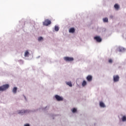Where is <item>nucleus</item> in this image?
<instances>
[{"label": "nucleus", "mask_w": 126, "mask_h": 126, "mask_svg": "<svg viewBox=\"0 0 126 126\" xmlns=\"http://www.w3.org/2000/svg\"><path fill=\"white\" fill-rule=\"evenodd\" d=\"M9 88V84H5L0 87V91H5L7 89Z\"/></svg>", "instance_id": "nucleus-1"}, {"label": "nucleus", "mask_w": 126, "mask_h": 126, "mask_svg": "<svg viewBox=\"0 0 126 126\" xmlns=\"http://www.w3.org/2000/svg\"><path fill=\"white\" fill-rule=\"evenodd\" d=\"M51 22L50 20L46 19L43 23V24L44 26H48V25H50V24H51Z\"/></svg>", "instance_id": "nucleus-2"}, {"label": "nucleus", "mask_w": 126, "mask_h": 126, "mask_svg": "<svg viewBox=\"0 0 126 126\" xmlns=\"http://www.w3.org/2000/svg\"><path fill=\"white\" fill-rule=\"evenodd\" d=\"M64 60L66 62H72L73 61V58L65 57L64 58Z\"/></svg>", "instance_id": "nucleus-3"}, {"label": "nucleus", "mask_w": 126, "mask_h": 126, "mask_svg": "<svg viewBox=\"0 0 126 126\" xmlns=\"http://www.w3.org/2000/svg\"><path fill=\"white\" fill-rule=\"evenodd\" d=\"M119 79H120V77L119 76V75H116L113 76V80L114 82H118Z\"/></svg>", "instance_id": "nucleus-4"}, {"label": "nucleus", "mask_w": 126, "mask_h": 126, "mask_svg": "<svg viewBox=\"0 0 126 126\" xmlns=\"http://www.w3.org/2000/svg\"><path fill=\"white\" fill-rule=\"evenodd\" d=\"M94 40H96V42L100 43L102 42V38L100 36H95L94 37Z\"/></svg>", "instance_id": "nucleus-5"}, {"label": "nucleus", "mask_w": 126, "mask_h": 126, "mask_svg": "<svg viewBox=\"0 0 126 126\" xmlns=\"http://www.w3.org/2000/svg\"><path fill=\"white\" fill-rule=\"evenodd\" d=\"M86 79L88 81H89V82H90L92 81V79H93V77H92V76L89 75L87 77Z\"/></svg>", "instance_id": "nucleus-6"}, {"label": "nucleus", "mask_w": 126, "mask_h": 126, "mask_svg": "<svg viewBox=\"0 0 126 126\" xmlns=\"http://www.w3.org/2000/svg\"><path fill=\"white\" fill-rule=\"evenodd\" d=\"M55 98L57 100V101H63V97L60 96L58 95H56Z\"/></svg>", "instance_id": "nucleus-7"}, {"label": "nucleus", "mask_w": 126, "mask_h": 126, "mask_svg": "<svg viewBox=\"0 0 126 126\" xmlns=\"http://www.w3.org/2000/svg\"><path fill=\"white\" fill-rule=\"evenodd\" d=\"M27 113V110H19L18 111V114H21L23 115V114H25Z\"/></svg>", "instance_id": "nucleus-8"}, {"label": "nucleus", "mask_w": 126, "mask_h": 126, "mask_svg": "<svg viewBox=\"0 0 126 126\" xmlns=\"http://www.w3.org/2000/svg\"><path fill=\"white\" fill-rule=\"evenodd\" d=\"M99 106H100V107H101V108H105L106 107V105H105V104L103 103V102L102 101H100L99 102Z\"/></svg>", "instance_id": "nucleus-9"}, {"label": "nucleus", "mask_w": 126, "mask_h": 126, "mask_svg": "<svg viewBox=\"0 0 126 126\" xmlns=\"http://www.w3.org/2000/svg\"><path fill=\"white\" fill-rule=\"evenodd\" d=\"M69 33H74L75 32V29L74 28H71L69 30Z\"/></svg>", "instance_id": "nucleus-10"}, {"label": "nucleus", "mask_w": 126, "mask_h": 126, "mask_svg": "<svg viewBox=\"0 0 126 126\" xmlns=\"http://www.w3.org/2000/svg\"><path fill=\"white\" fill-rule=\"evenodd\" d=\"M17 91V88H16V87H14V88L13 89V90H12V92H13L14 94H16Z\"/></svg>", "instance_id": "nucleus-11"}, {"label": "nucleus", "mask_w": 126, "mask_h": 126, "mask_svg": "<svg viewBox=\"0 0 126 126\" xmlns=\"http://www.w3.org/2000/svg\"><path fill=\"white\" fill-rule=\"evenodd\" d=\"M114 7L117 10H118L120 8V5H119L118 4H115L114 5Z\"/></svg>", "instance_id": "nucleus-12"}, {"label": "nucleus", "mask_w": 126, "mask_h": 126, "mask_svg": "<svg viewBox=\"0 0 126 126\" xmlns=\"http://www.w3.org/2000/svg\"><path fill=\"white\" fill-rule=\"evenodd\" d=\"M28 56H29V52H28V50H27V51L25 52V55H24V56L26 58V57H28Z\"/></svg>", "instance_id": "nucleus-13"}, {"label": "nucleus", "mask_w": 126, "mask_h": 126, "mask_svg": "<svg viewBox=\"0 0 126 126\" xmlns=\"http://www.w3.org/2000/svg\"><path fill=\"white\" fill-rule=\"evenodd\" d=\"M66 84L70 86V87H72V84L71 83V82H66Z\"/></svg>", "instance_id": "nucleus-14"}, {"label": "nucleus", "mask_w": 126, "mask_h": 126, "mask_svg": "<svg viewBox=\"0 0 126 126\" xmlns=\"http://www.w3.org/2000/svg\"><path fill=\"white\" fill-rule=\"evenodd\" d=\"M86 84H87V83L86 82V81L84 80L82 83V86H85V85H86Z\"/></svg>", "instance_id": "nucleus-15"}, {"label": "nucleus", "mask_w": 126, "mask_h": 126, "mask_svg": "<svg viewBox=\"0 0 126 126\" xmlns=\"http://www.w3.org/2000/svg\"><path fill=\"white\" fill-rule=\"evenodd\" d=\"M103 22H108V18H104L103 19Z\"/></svg>", "instance_id": "nucleus-16"}, {"label": "nucleus", "mask_w": 126, "mask_h": 126, "mask_svg": "<svg viewBox=\"0 0 126 126\" xmlns=\"http://www.w3.org/2000/svg\"><path fill=\"white\" fill-rule=\"evenodd\" d=\"M123 122H126V116H124L122 117Z\"/></svg>", "instance_id": "nucleus-17"}, {"label": "nucleus", "mask_w": 126, "mask_h": 126, "mask_svg": "<svg viewBox=\"0 0 126 126\" xmlns=\"http://www.w3.org/2000/svg\"><path fill=\"white\" fill-rule=\"evenodd\" d=\"M55 31H59L60 29L59 28V27L56 26L55 27Z\"/></svg>", "instance_id": "nucleus-18"}, {"label": "nucleus", "mask_w": 126, "mask_h": 126, "mask_svg": "<svg viewBox=\"0 0 126 126\" xmlns=\"http://www.w3.org/2000/svg\"><path fill=\"white\" fill-rule=\"evenodd\" d=\"M38 41H39V42L40 41H43V38L41 36L38 37Z\"/></svg>", "instance_id": "nucleus-19"}, {"label": "nucleus", "mask_w": 126, "mask_h": 126, "mask_svg": "<svg viewBox=\"0 0 126 126\" xmlns=\"http://www.w3.org/2000/svg\"><path fill=\"white\" fill-rule=\"evenodd\" d=\"M76 111H77L76 109L74 108H73L72 110V113H76Z\"/></svg>", "instance_id": "nucleus-20"}, {"label": "nucleus", "mask_w": 126, "mask_h": 126, "mask_svg": "<svg viewBox=\"0 0 126 126\" xmlns=\"http://www.w3.org/2000/svg\"><path fill=\"white\" fill-rule=\"evenodd\" d=\"M108 63H113V60H112V59H109L108 60Z\"/></svg>", "instance_id": "nucleus-21"}, {"label": "nucleus", "mask_w": 126, "mask_h": 126, "mask_svg": "<svg viewBox=\"0 0 126 126\" xmlns=\"http://www.w3.org/2000/svg\"><path fill=\"white\" fill-rule=\"evenodd\" d=\"M24 126H30V125L28 124H25Z\"/></svg>", "instance_id": "nucleus-22"}, {"label": "nucleus", "mask_w": 126, "mask_h": 126, "mask_svg": "<svg viewBox=\"0 0 126 126\" xmlns=\"http://www.w3.org/2000/svg\"><path fill=\"white\" fill-rule=\"evenodd\" d=\"M110 18H113L114 17L111 15V16H110Z\"/></svg>", "instance_id": "nucleus-23"}]
</instances>
